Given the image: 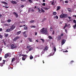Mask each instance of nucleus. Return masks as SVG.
<instances>
[{
    "mask_svg": "<svg viewBox=\"0 0 76 76\" xmlns=\"http://www.w3.org/2000/svg\"><path fill=\"white\" fill-rule=\"evenodd\" d=\"M30 47H31V46H27L28 48H30Z\"/></svg>",
    "mask_w": 76,
    "mask_h": 76,
    "instance_id": "61",
    "label": "nucleus"
},
{
    "mask_svg": "<svg viewBox=\"0 0 76 76\" xmlns=\"http://www.w3.org/2000/svg\"><path fill=\"white\" fill-rule=\"evenodd\" d=\"M63 35H64V34H62L61 35V37H63Z\"/></svg>",
    "mask_w": 76,
    "mask_h": 76,
    "instance_id": "59",
    "label": "nucleus"
},
{
    "mask_svg": "<svg viewBox=\"0 0 76 76\" xmlns=\"http://www.w3.org/2000/svg\"><path fill=\"white\" fill-rule=\"evenodd\" d=\"M20 38V37L19 36H17L15 37L13 40V41H17L18 39Z\"/></svg>",
    "mask_w": 76,
    "mask_h": 76,
    "instance_id": "5",
    "label": "nucleus"
},
{
    "mask_svg": "<svg viewBox=\"0 0 76 76\" xmlns=\"http://www.w3.org/2000/svg\"><path fill=\"white\" fill-rule=\"evenodd\" d=\"M2 3H3V4H6V2H4V1H2Z\"/></svg>",
    "mask_w": 76,
    "mask_h": 76,
    "instance_id": "43",
    "label": "nucleus"
},
{
    "mask_svg": "<svg viewBox=\"0 0 76 76\" xmlns=\"http://www.w3.org/2000/svg\"><path fill=\"white\" fill-rule=\"evenodd\" d=\"M53 15H57V12H54L53 13Z\"/></svg>",
    "mask_w": 76,
    "mask_h": 76,
    "instance_id": "24",
    "label": "nucleus"
},
{
    "mask_svg": "<svg viewBox=\"0 0 76 76\" xmlns=\"http://www.w3.org/2000/svg\"><path fill=\"white\" fill-rule=\"evenodd\" d=\"M31 12H34V10L33 9H32L31 10Z\"/></svg>",
    "mask_w": 76,
    "mask_h": 76,
    "instance_id": "58",
    "label": "nucleus"
},
{
    "mask_svg": "<svg viewBox=\"0 0 76 76\" xmlns=\"http://www.w3.org/2000/svg\"><path fill=\"white\" fill-rule=\"evenodd\" d=\"M31 28H36V27H35V26H31Z\"/></svg>",
    "mask_w": 76,
    "mask_h": 76,
    "instance_id": "44",
    "label": "nucleus"
},
{
    "mask_svg": "<svg viewBox=\"0 0 76 76\" xmlns=\"http://www.w3.org/2000/svg\"><path fill=\"white\" fill-rule=\"evenodd\" d=\"M15 60V58H13V59H12V62H13L14 60Z\"/></svg>",
    "mask_w": 76,
    "mask_h": 76,
    "instance_id": "28",
    "label": "nucleus"
},
{
    "mask_svg": "<svg viewBox=\"0 0 76 76\" xmlns=\"http://www.w3.org/2000/svg\"><path fill=\"white\" fill-rule=\"evenodd\" d=\"M65 32H66V34H67V29H65Z\"/></svg>",
    "mask_w": 76,
    "mask_h": 76,
    "instance_id": "53",
    "label": "nucleus"
},
{
    "mask_svg": "<svg viewBox=\"0 0 76 76\" xmlns=\"http://www.w3.org/2000/svg\"><path fill=\"white\" fill-rule=\"evenodd\" d=\"M13 14L14 15H15L16 18L18 17V14H17L16 12H14L13 13Z\"/></svg>",
    "mask_w": 76,
    "mask_h": 76,
    "instance_id": "7",
    "label": "nucleus"
},
{
    "mask_svg": "<svg viewBox=\"0 0 76 76\" xmlns=\"http://www.w3.org/2000/svg\"><path fill=\"white\" fill-rule=\"evenodd\" d=\"M67 24L66 23H65V26L64 27V29H65L66 28V27H67Z\"/></svg>",
    "mask_w": 76,
    "mask_h": 76,
    "instance_id": "16",
    "label": "nucleus"
},
{
    "mask_svg": "<svg viewBox=\"0 0 76 76\" xmlns=\"http://www.w3.org/2000/svg\"><path fill=\"white\" fill-rule=\"evenodd\" d=\"M8 22H9V23H10V22H11V20L10 19H9L7 20Z\"/></svg>",
    "mask_w": 76,
    "mask_h": 76,
    "instance_id": "30",
    "label": "nucleus"
},
{
    "mask_svg": "<svg viewBox=\"0 0 76 76\" xmlns=\"http://www.w3.org/2000/svg\"><path fill=\"white\" fill-rule=\"evenodd\" d=\"M36 9H37V10H39V13H41V12H42V10H40V9H39V8H36Z\"/></svg>",
    "mask_w": 76,
    "mask_h": 76,
    "instance_id": "10",
    "label": "nucleus"
},
{
    "mask_svg": "<svg viewBox=\"0 0 76 76\" xmlns=\"http://www.w3.org/2000/svg\"><path fill=\"white\" fill-rule=\"evenodd\" d=\"M10 31V29L8 28L7 30V31H6L5 32H9Z\"/></svg>",
    "mask_w": 76,
    "mask_h": 76,
    "instance_id": "11",
    "label": "nucleus"
},
{
    "mask_svg": "<svg viewBox=\"0 0 76 76\" xmlns=\"http://www.w3.org/2000/svg\"><path fill=\"white\" fill-rule=\"evenodd\" d=\"M63 52H64V53H67V52H68V51L66 50L65 51H63Z\"/></svg>",
    "mask_w": 76,
    "mask_h": 76,
    "instance_id": "49",
    "label": "nucleus"
},
{
    "mask_svg": "<svg viewBox=\"0 0 76 76\" xmlns=\"http://www.w3.org/2000/svg\"><path fill=\"white\" fill-rule=\"evenodd\" d=\"M61 39V37H59L58 38V39L59 40H60Z\"/></svg>",
    "mask_w": 76,
    "mask_h": 76,
    "instance_id": "50",
    "label": "nucleus"
},
{
    "mask_svg": "<svg viewBox=\"0 0 76 76\" xmlns=\"http://www.w3.org/2000/svg\"><path fill=\"white\" fill-rule=\"evenodd\" d=\"M73 22H74V23H75L76 24V20H74Z\"/></svg>",
    "mask_w": 76,
    "mask_h": 76,
    "instance_id": "32",
    "label": "nucleus"
},
{
    "mask_svg": "<svg viewBox=\"0 0 76 76\" xmlns=\"http://www.w3.org/2000/svg\"><path fill=\"white\" fill-rule=\"evenodd\" d=\"M54 1H53L52 3L51 4H52V5H54Z\"/></svg>",
    "mask_w": 76,
    "mask_h": 76,
    "instance_id": "41",
    "label": "nucleus"
},
{
    "mask_svg": "<svg viewBox=\"0 0 76 76\" xmlns=\"http://www.w3.org/2000/svg\"><path fill=\"white\" fill-rule=\"evenodd\" d=\"M73 27L74 28V29H76V24H75V25H73Z\"/></svg>",
    "mask_w": 76,
    "mask_h": 76,
    "instance_id": "13",
    "label": "nucleus"
},
{
    "mask_svg": "<svg viewBox=\"0 0 76 76\" xmlns=\"http://www.w3.org/2000/svg\"><path fill=\"white\" fill-rule=\"evenodd\" d=\"M30 11H31V8H29V9L28 10V12H30Z\"/></svg>",
    "mask_w": 76,
    "mask_h": 76,
    "instance_id": "51",
    "label": "nucleus"
},
{
    "mask_svg": "<svg viewBox=\"0 0 76 76\" xmlns=\"http://www.w3.org/2000/svg\"><path fill=\"white\" fill-rule=\"evenodd\" d=\"M11 3L12 4H17V2H16V1H11Z\"/></svg>",
    "mask_w": 76,
    "mask_h": 76,
    "instance_id": "9",
    "label": "nucleus"
},
{
    "mask_svg": "<svg viewBox=\"0 0 76 76\" xmlns=\"http://www.w3.org/2000/svg\"><path fill=\"white\" fill-rule=\"evenodd\" d=\"M37 49H39L40 50H42L43 48L42 46H39V47H37Z\"/></svg>",
    "mask_w": 76,
    "mask_h": 76,
    "instance_id": "8",
    "label": "nucleus"
},
{
    "mask_svg": "<svg viewBox=\"0 0 76 76\" xmlns=\"http://www.w3.org/2000/svg\"><path fill=\"white\" fill-rule=\"evenodd\" d=\"M73 62H74V61H71L70 62V64H72V63H73Z\"/></svg>",
    "mask_w": 76,
    "mask_h": 76,
    "instance_id": "33",
    "label": "nucleus"
},
{
    "mask_svg": "<svg viewBox=\"0 0 76 76\" xmlns=\"http://www.w3.org/2000/svg\"><path fill=\"white\" fill-rule=\"evenodd\" d=\"M49 39H52L53 38L52 37H51V36H49Z\"/></svg>",
    "mask_w": 76,
    "mask_h": 76,
    "instance_id": "56",
    "label": "nucleus"
},
{
    "mask_svg": "<svg viewBox=\"0 0 76 76\" xmlns=\"http://www.w3.org/2000/svg\"><path fill=\"white\" fill-rule=\"evenodd\" d=\"M67 17H68V15H67V14H63V13H62L60 16V18H61V19H63V18H67Z\"/></svg>",
    "mask_w": 76,
    "mask_h": 76,
    "instance_id": "2",
    "label": "nucleus"
},
{
    "mask_svg": "<svg viewBox=\"0 0 76 76\" xmlns=\"http://www.w3.org/2000/svg\"><path fill=\"white\" fill-rule=\"evenodd\" d=\"M3 38V36L0 34V38Z\"/></svg>",
    "mask_w": 76,
    "mask_h": 76,
    "instance_id": "39",
    "label": "nucleus"
},
{
    "mask_svg": "<svg viewBox=\"0 0 76 76\" xmlns=\"http://www.w3.org/2000/svg\"><path fill=\"white\" fill-rule=\"evenodd\" d=\"M51 53L50 54V56H53V55H54V53Z\"/></svg>",
    "mask_w": 76,
    "mask_h": 76,
    "instance_id": "23",
    "label": "nucleus"
},
{
    "mask_svg": "<svg viewBox=\"0 0 76 76\" xmlns=\"http://www.w3.org/2000/svg\"><path fill=\"white\" fill-rule=\"evenodd\" d=\"M30 23H34V22H34V20H31V21H30Z\"/></svg>",
    "mask_w": 76,
    "mask_h": 76,
    "instance_id": "27",
    "label": "nucleus"
},
{
    "mask_svg": "<svg viewBox=\"0 0 76 76\" xmlns=\"http://www.w3.org/2000/svg\"><path fill=\"white\" fill-rule=\"evenodd\" d=\"M22 59L23 60H25V58L24 57H23Z\"/></svg>",
    "mask_w": 76,
    "mask_h": 76,
    "instance_id": "45",
    "label": "nucleus"
},
{
    "mask_svg": "<svg viewBox=\"0 0 76 76\" xmlns=\"http://www.w3.org/2000/svg\"><path fill=\"white\" fill-rule=\"evenodd\" d=\"M46 20V18H44L43 19V21L44 22V21H45V20Z\"/></svg>",
    "mask_w": 76,
    "mask_h": 76,
    "instance_id": "54",
    "label": "nucleus"
},
{
    "mask_svg": "<svg viewBox=\"0 0 76 76\" xmlns=\"http://www.w3.org/2000/svg\"><path fill=\"white\" fill-rule=\"evenodd\" d=\"M28 39L29 40L30 42H32V38H28Z\"/></svg>",
    "mask_w": 76,
    "mask_h": 76,
    "instance_id": "18",
    "label": "nucleus"
},
{
    "mask_svg": "<svg viewBox=\"0 0 76 76\" xmlns=\"http://www.w3.org/2000/svg\"><path fill=\"white\" fill-rule=\"evenodd\" d=\"M20 33H21V31H20L18 32H17V35H19V34H20Z\"/></svg>",
    "mask_w": 76,
    "mask_h": 76,
    "instance_id": "14",
    "label": "nucleus"
},
{
    "mask_svg": "<svg viewBox=\"0 0 76 76\" xmlns=\"http://www.w3.org/2000/svg\"><path fill=\"white\" fill-rule=\"evenodd\" d=\"M2 51V49H0V54L1 53Z\"/></svg>",
    "mask_w": 76,
    "mask_h": 76,
    "instance_id": "52",
    "label": "nucleus"
},
{
    "mask_svg": "<svg viewBox=\"0 0 76 76\" xmlns=\"http://www.w3.org/2000/svg\"><path fill=\"white\" fill-rule=\"evenodd\" d=\"M23 36H24L25 37H27V36L26 35V34H23Z\"/></svg>",
    "mask_w": 76,
    "mask_h": 76,
    "instance_id": "40",
    "label": "nucleus"
},
{
    "mask_svg": "<svg viewBox=\"0 0 76 76\" xmlns=\"http://www.w3.org/2000/svg\"><path fill=\"white\" fill-rule=\"evenodd\" d=\"M3 7H5V8H9V7H5V6H3Z\"/></svg>",
    "mask_w": 76,
    "mask_h": 76,
    "instance_id": "36",
    "label": "nucleus"
},
{
    "mask_svg": "<svg viewBox=\"0 0 76 76\" xmlns=\"http://www.w3.org/2000/svg\"><path fill=\"white\" fill-rule=\"evenodd\" d=\"M21 7H24V5H22L21 6Z\"/></svg>",
    "mask_w": 76,
    "mask_h": 76,
    "instance_id": "62",
    "label": "nucleus"
},
{
    "mask_svg": "<svg viewBox=\"0 0 76 76\" xmlns=\"http://www.w3.org/2000/svg\"><path fill=\"white\" fill-rule=\"evenodd\" d=\"M40 32L44 34L45 35H48V32L47 31V29L45 28H43L42 29L40 30Z\"/></svg>",
    "mask_w": 76,
    "mask_h": 76,
    "instance_id": "1",
    "label": "nucleus"
},
{
    "mask_svg": "<svg viewBox=\"0 0 76 76\" xmlns=\"http://www.w3.org/2000/svg\"><path fill=\"white\" fill-rule=\"evenodd\" d=\"M60 9V6H58V7L57 8V10L58 11V10H59Z\"/></svg>",
    "mask_w": 76,
    "mask_h": 76,
    "instance_id": "15",
    "label": "nucleus"
},
{
    "mask_svg": "<svg viewBox=\"0 0 76 76\" xmlns=\"http://www.w3.org/2000/svg\"><path fill=\"white\" fill-rule=\"evenodd\" d=\"M0 66L1 67H3V63H1L0 64Z\"/></svg>",
    "mask_w": 76,
    "mask_h": 76,
    "instance_id": "29",
    "label": "nucleus"
},
{
    "mask_svg": "<svg viewBox=\"0 0 76 76\" xmlns=\"http://www.w3.org/2000/svg\"><path fill=\"white\" fill-rule=\"evenodd\" d=\"M5 6H7V3L6 2V4H5Z\"/></svg>",
    "mask_w": 76,
    "mask_h": 76,
    "instance_id": "64",
    "label": "nucleus"
},
{
    "mask_svg": "<svg viewBox=\"0 0 76 76\" xmlns=\"http://www.w3.org/2000/svg\"><path fill=\"white\" fill-rule=\"evenodd\" d=\"M30 60H32V58H33V56H30Z\"/></svg>",
    "mask_w": 76,
    "mask_h": 76,
    "instance_id": "35",
    "label": "nucleus"
},
{
    "mask_svg": "<svg viewBox=\"0 0 76 76\" xmlns=\"http://www.w3.org/2000/svg\"><path fill=\"white\" fill-rule=\"evenodd\" d=\"M11 49H13L16 48V46L15 45L12 44L11 45Z\"/></svg>",
    "mask_w": 76,
    "mask_h": 76,
    "instance_id": "4",
    "label": "nucleus"
},
{
    "mask_svg": "<svg viewBox=\"0 0 76 76\" xmlns=\"http://www.w3.org/2000/svg\"><path fill=\"white\" fill-rule=\"evenodd\" d=\"M26 31H25L23 33V35H24V34H26Z\"/></svg>",
    "mask_w": 76,
    "mask_h": 76,
    "instance_id": "55",
    "label": "nucleus"
},
{
    "mask_svg": "<svg viewBox=\"0 0 76 76\" xmlns=\"http://www.w3.org/2000/svg\"><path fill=\"white\" fill-rule=\"evenodd\" d=\"M53 27L52 26H51L50 28V31H53Z\"/></svg>",
    "mask_w": 76,
    "mask_h": 76,
    "instance_id": "21",
    "label": "nucleus"
},
{
    "mask_svg": "<svg viewBox=\"0 0 76 76\" xmlns=\"http://www.w3.org/2000/svg\"><path fill=\"white\" fill-rule=\"evenodd\" d=\"M52 34H53V35H54V31H53V33H52Z\"/></svg>",
    "mask_w": 76,
    "mask_h": 76,
    "instance_id": "60",
    "label": "nucleus"
},
{
    "mask_svg": "<svg viewBox=\"0 0 76 76\" xmlns=\"http://www.w3.org/2000/svg\"><path fill=\"white\" fill-rule=\"evenodd\" d=\"M68 11L69 12H72V11L70 8H68Z\"/></svg>",
    "mask_w": 76,
    "mask_h": 76,
    "instance_id": "20",
    "label": "nucleus"
},
{
    "mask_svg": "<svg viewBox=\"0 0 76 76\" xmlns=\"http://www.w3.org/2000/svg\"><path fill=\"white\" fill-rule=\"evenodd\" d=\"M7 56L8 57H9L10 55H11V54H10V53H7Z\"/></svg>",
    "mask_w": 76,
    "mask_h": 76,
    "instance_id": "17",
    "label": "nucleus"
},
{
    "mask_svg": "<svg viewBox=\"0 0 76 76\" xmlns=\"http://www.w3.org/2000/svg\"><path fill=\"white\" fill-rule=\"evenodd\" d=\"M65 3H68V1H65Z\"/></svg>",
    "mask_w": 76,
    "mask_h": 76,
    "instance_id": "57",
    "label": "nucleus"
},
{
    "mask_svg": "<svg viewBox=\"0 0 76 76\" xmlns=\"http://www.w3.org/2000/svg\"><path fill=\"white\" fill-rule=\"evenodd\" d=\"M53 50L55 52L56 51V48H55V47H53Z\"/></svg>",
    "mask_w": 76,
    "mask_h": 76,
    "instance_id": "26",
    "label": "nucleus"
},
{
    "mask_svg": "<svg viewBox=\"0 0 76 76\" xmlns=\"http://www.w3.org/2000/svg\"><path fill=\"white\" fill-rule=\"evenodd\" d=\"M8 56L7 55V54H5L4 56V58H7Z\"/></svg>",
    "mask_w": 76,
    "mask_h": 76,
    "instance_id": "22",
    "label": "nucleus"
},
{
    "mask_svg": "<svg viewBox=\"0 0 76 76\" xmlns=\"http://www.w3.org/2000/svg\"><path fill=\"white\" fill-rule=\"evenodd\" d=\"M47 50H48V47H47V46H45L44 49V51H46Z\"/></svg>",
    "mask_w": 76,
    "mask_h": 76,
    "instance_id": "12",
    "label": "nucleus"
},
{
    "mask_svg": "<svg viewBox=\"0 0 76 76\" xmlns=\"http://www.w3.org/2000/svg\"><path fill=\"white\" fill-rule=\"evenodd\" d=\"M15 28H16V26L15 25V24H13L10 28L11 31H13V29H14Z\"/></svg>",
    "mask_w": 76,
    "mask_h": 76,
    "instance_id": "3",
    "label": "nucleus"
},
{
    "mask_svg": "<svg viewBox=\"0 0 76 76\" xmlns=\"http://www.w3.org/2000/svg\"><path fill=\"white\" fill-rule=\"evenodd\" d=\"M41 10H42V13H44V12H45V11H44L42 8H41Z\"/></svg>",
    "mask_w": 76,
    "mask_h": 76,
    "instance_id": "19",
    "label": "nucleus"
},
{
    "mask_svg": "<svg viewBox=\"0 0 76 76\" xmlns=\"http://www.w3.org/2000/svg\"><path fill=\"white\" fill-rule=\"evenodd\" d=\"M22 56H23V57H27L28 56H27L26 55H22Z\"/></svg>",
    "mask_w": 76,
    "mask_h": 76,
    "instance_id": "31",
    "label": "nucleus"
},
{
    "mask_svg": "<svg viewBox=\"0 0 76 76\" xmlns=\"http://www.w3.org/2000/svg\"><path fill=\"white\" fill-rule=\"evenodd\" d=\"M2 30H3V29H2V28H0V31H1Z\"/></svg>",
    "mask_w": 76,
    "mask_h": 76,
    "instance_id": "63",
    "label": "nucleus"
},
{
    "mask_svg": "<svg viewBox=\"0 0 76 76\" xmlns=\"http://www.w3.org/2000/svg\"><path fill=\"white\" fill-rule=\"evenodd\" d=\"M56 18L57 19H58V16H57V15L56 16Z\"/></svg>",
    "mask_w": 76,
    "mask_h": 76,
    "instance_id": "46",
    "label": "nucleus"
},
{
    "mask_svg": "<svg viewBox=\"0 0 76 76\" xmlns=\"http://www.w3.org/2000/svg\"><path fill=\"white\" fill-rule=\"evenodd\" d=\"M8 34H6L5 35V37H8Z\"/></svg>",
    "mask_w": 76,
    "mask_h": 76,
    "instance_id": "47",
    "label": "nucleus"
},
{
    "mask_svg": "<svg viewBox=\"0 0 76 76\" xmlns=\"http://www.w3.org/2000/svg\"><path fill=\"white\" fill-rule=\"evenodd\" d=\"M42 6H45V3H43L42 4Z\"/></svg>",
    "mask_w": 76,
    "mask_h": 76,
    "instance_id": "42",
    "label": "nucleus"
},
{
    "mask_svg": "<svg viewBox=\"0 0 76 76\" xmlns=\"http://www.w3.org/2000/svg\"><path fill=\"white\" fill-rule=\"evenodd\" d=\"M24 29H27V27H26V26L24 27Z\"/></svg>",
    "mask_w": 76,
    "mask_h": 76,
    "instance_id": "37",
    "label": "nucleus"
},
{
    "mask_svg": "<svg viewBox=\"0 0 76 76\" xmlns=\"http://www.w3.org/2000/svg\"><path fill=\"white\" fill-rule=\"evenodd\" d=\"M28 0L30 3H33V2H32V0Z\"/></svg>",
    "mask_w": 76,
    "mask_h": 76,
    "instance_id": "25",
    "label": "nucleus"
},
{
    "mask_svg": "<svg viewBox=\"0 0 76 76\" xmlns=\"http://www.w3.org/2000/svg\"><path fill=\"white\" fill-rule=\"evenodd\" d=\"M2 43H4V42H5V41H4V39L2 40Z\"/></svg>",
    "mask_w": 76,
    "mask_h": 76,
    "instance_id": "38",
    "label": "nucleus"
},
{
    "mask_svg": "<svg viewBox=\"0 0 76 76\" xmlns=\"http://www.w3.org/2000/svg\"><path fill=\"white\" fill-rule=\"evenodd\" d=\"M66 40L65 39H63L61 41V45H63V44H64V43L66 42Z\"/></svg>",
    "mask_w": 76,
    "mask_h": 76,
    "instance_id": "6",
    "label": "nucleus"
},
{
    "mask_svg": "<svg viewBox=\"0 0 76 76\" xmlns=\"http://www.w3.org/2000/svg\"><path fill=\"white\" fill-rule=\"evenodd\" d=\"M40 40H41V41H42V42H44V40L43 39H41Z\"/></svg>",
    "mask_w": 76,
    "mask_h": 76,
    "instance_id": "34",
    "label": "nucleus"
},
{
    "mask_svg": "<svg viewBox=\"0 0 76 76\" xmlns=\"http://www.w3.org/2000/svg\"><path fill=\"white\" fill-rule=\"evenodd\" d=\"M45 10H48V9H49V8H48L47 7H45Z\"/></svg>",
    "mask_w": 76,
    "mask_h": 76,
    "instance_id": "48",
    "label": "nucleus"
}]
</instances>
